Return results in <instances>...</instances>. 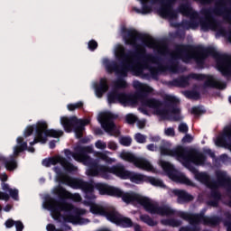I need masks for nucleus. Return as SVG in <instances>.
Listing matches in <instances>:
<instances>
[{
  "instance_id": "obj_46",
  "label": "nucleus",
  "mask_w": 231,
  "mask_h": 231,
  "mask_svg": "<svg viewBox=\"0 0 231 231\" xmlns=\"http://www.w3.org/2000/svg\"><path fill=\"white\" fill-rule=\"evenodd\" d=\"M9 194L13 199L15 201L19 200V190L18 189H9Z\"/></svg>"
},
{
  "instance_id": "obj_34",
  "label": "nucleus",
  "mask_w": 231,
  "mask_h": 231,
  "mask_svg": "<svg viewBox=\"0 0 231 231\" xmlns=\"http://www.w3.org/2000/svg\"><path fill=\"white\" fill-rule=\"evenodd\" d=\"M33 131H35V138H37V125H29L25 128L23 133L24 138H28V136H32V134H33Z\"/></svg>"
},
{
  "instance_id": "obj_62",
  "label": "nucleus",
  "mask_w": 231,
  "mask_h": 231,
  "mask_svg": "<svg viewBox=\"0 0 231 231\" xmlns=\"http://www.w3.org/2000/svg\"><path fill=\"white\" fill-rule=\"evenodd\" d=\"M1 181L5 183V181H8V175L6 173H4L1 175Z\"/></svg>"
},
{
  "instance_id": "obj_47",
  "label": "nucleus",
  "mask_w": 231,
  "mask_h": 231,
  "mask_svg": "<svg viewBox=\"0 0 231 231\" xmlns=\"http://www.w3.org/2000/svg\"><path fill=\"white\" fill-rule=\"evenodd\" d=\"M230 160V157L226 153L221 154L218 159H215L216 163L222 162V163H226Z\"/></svg>"
},
{
  "instance_id": "obj_57",
  "label": "nucleus",
  "mask_w": 231,
  "mask_h": 231,
  "mask_svg": "<svg viewBox=\"0 0 231 231\" xmlns=\"http://www.w3.org/2000/svg\"><path fill=\"white\" fill-rule=\"evenodd\" d=\"M2 189L5 192H10V190H12V188H10V186L5 182L2 184Z\"/></svg>"
},
{
  "instance_id": "obj_20",
  "label": "nucleus",
  "mask_w": 231,
  "mask_h": 231,
  "mask_svg": "<svg viewBox=\"0 0 231 231\" xmlns=\"http://www.w3.org/2000/svg\"><path fill=\"white\" fill-rule=\"evenodd\" d=\"M111 223H115V225H118L123 228H131L134 226L133 220L127 217H124L120 215L117 211H112L109 215Z\"/></svg>"
},
{
  "instance_id": "obj_18",
  "label": "nucleus",
  "mask_w": 231,
  "mask_h": 231,
  "mask_svg": "<svg viewBox=\"0 0 231 231\" xmlns=\"http://www.w3.org/2000/svg\"><path fill=\"white\" fill-rule=\"evenodd\" d=\"M191 217L193 223H197L198 226H199L200 223H203V225L207 226H217V225L221 223L220 217H207L205 216V212L193 213Z\"/></svg>"
},
{
  "instance_id": "obj_52",
  "label": "nucleus",
  "mask_w": 231,
  "mask_h": 231,
  "mask_svg": "<svg viewBox=\"0 0 231 231\" xmlns=\"http://www.w3.org/2000/svg\"><path fill=\"white\" fill-rule=\"evenodd\" d=\"M204 154H208L213 160H216V153L211 149H203Z\"/></svg>"
},
{
  "instance_id": "obj_15",
  "label": "nucleus",
  "mask_w": 231,
  "mask_h": 231,
  "mask_svg": "<svg viewBox=\"0 0 231 231\" xmlns=\"http://www.w3.org/2000/svg\"><path fill=\"white\" fill-rule=\"evenodd\" d=\"M118 118L117 115H115L111 112L101 113L98 116V122L101 124L102 128L106 133H113L111 136H119L120 131L116 129V125L113 120H116Z\"/></svg>"
},
{
  "instance_id": "obj_32",
  "label": "nucleus",
  "mask_w": 231,
  "mask_h": 231,
  "mask_svg": "<svg viewBox=\"0 0 231 231\" xmlns=\"http://www.w3.org/2000/svg\"><path fill=\"white\" fill-rule=\"evenodd\" d=\"M163 225L166 226H172L173 228H176L178 226H181L183 222L181 220H178L176 218H166L162 220Z\"/></svg>"
},
{
  "instance_id": "obj_59",
  "label": "nucleus",
  "mask_w": 231,
  "mask_h": 231,
  "mask_svg": "<svg viewBox=\"0 0 231 231\" xmlns=\"http://www.w3.org/2000/svg\"><path fill=\"white\" fill-rule=\"evenodd\" d=\"M46 228H47V231H55L56 230L55 225H53V224H48Z\"/></svg>"
},
{
  "instance_id": "obj_35",
  "label": "nucleus",
  "mask_w": 231,
  "mask_h": 231,
  "mask_svg": "<svg viewBox=\"0 0 231 231\" xmlns=\"http://www.w3.org/2000/svg\"><path fill=\"white\" fill-rule=\"evenodd\" d=\"M186 98H190L191 100H199V92L196 90H186L184 92Z\"/></svg>"
},
{
  "instance_id": "obj_36",
  "label": "nucleus",
  "mask_w": 231,
  "mask_h": 231,
  "mask_svg": "<svg viewBox=\"0 0 231 231\" xmlns=\"http://www.w3.org/2000/svg\"><path fill=\"white\" fill-rule=\"evenodd\" d=\"M140 219L149 226H156V222L149 215H141Z\"/></svg>"
},
{
  "instance_id": "obj_3",
  "label": "nucleus",
  "mask_w": 231,
  "mask_h": 231,
  "mask_svg": "<svg viewBox=\"0 0 231 231\" xmlns=\"http://www.w3.org/2000/svg\"><path fill=\"white\" fill-rule=\"evenodd\" d=\"M137 85L139 90L137 91L136 95L125 94L116 90L109 92L107 95L108 104H116V102H119L125 106H133L136 104L138 100H141L143 106L154 109L156 115L162 116L164 120H171V113L173 115L171 117L173 122H180V120H181V116H180L181 110L178 108L180 100H178L176 97L167 96L164 99L163 106V102H162L160 99L147 98L149 94L152 93V88L147 85H142L140 82H137ZM137 85L134 87L137 88Z\"/></svg>"
},
{
  "instance_id": "obj_22",
  "label": "nucleus",
  "mask_w": 231,
  "mask_h": 231,
  "mask_svg": "<svg viewBox=\"0 0 231 231\" xmlns=\"http://www.w3.org/2000/svg\"><path fill=\"white\" fill-rule=\"evenodd\" d=\"M94 88L96 91V97H97V98H102L105 93H107V91H109V83H107V79L101 78L99 80V84L96 83L94 85Z\"/></svg>"
},
{
  "instance_id": "obj_51",
  "label": "nucleus",
  "mask_w": 231,
  "mask_h": 231,
  "mask_svg": "<svg viewBox=\"0 0 231 231\" xmlns=\"http://www.w3.org/2000/svg\"><path fill=\"white\" fill-rule=\"evenodd\" d=\"M14 226L16 228V231H23L24 230V224L21 220H18L14 223Z\"/></svg>"
},
{
  "instance_id": "obj_48",
  "label": "nucleus",
  "mask_w": 231,
  "mask_h": 231,
  "mask_svg": "<svg viewBox=\"0 0 231 231\" xmlns=\"http://www.w3.org/2000/svg\"><path fill=\"white\" fill-rule=\"evenodd\" d=\"M179 132L183 133V134L189 133V125H187V124H185V123H181L179 125Z\"/></svg>"
},
{
  "instance_id": "obj_17",
  "label": "nucleus",
  "mask_w": 231,
  "mask_h": 231,
  "mask_svg": "<svg viewBox=\"0 0 231 231\" xmlns=\"http://www.w3.org/2000/svg\"><path fill=\"white\" fill-rule=\"evenodd\" d=\"M123 160L133 163L137 169H142L143 171H154V167L149 161L145 160L144 158H140L134 156V154L131 152H125L122 155Z\"/></svg>"
},
{
  "instance_id": "obj_58",
  "label": "nucleus",
  "mask_w": 231,
  "mask_h": 231,
  "mask_svg": "<svg viewBox=\"0 0 231 231\" xmlns=\"http://www.w3.org/2000/svg\"><path fill=\"white\" fill-rule=\"evenodd\" d=\"M146 149H148V151H152V152H154V151H156V146L154 145V143H150L146 146Z\"/></svg>"
},
{
  "instance_id": "obj_53",
  "label": "nucleus",
  "mask_w": 231,
  "mask_h": 231,
  "mask_svg": "<svg viewBox=\"0 0 231 231\" xmlns=\"http://www.w3.org/2000/svg\"><path fill=\"white\" fill-rule=\"evenodd\" d=\"M193 138L190 134H187L181 140L182 143H192Z\"/></svg>"
},
{
  "instance_id": "obj_5",
  "label": "nucleus",
  "mask_w": 231,
  "mask_h": 231,
  "mask_svg": "<svg viewBox=\"0 0 231 231\" xmlns=\"http://www.w3.org/2000/svg\"><path fill=\"white\" fill-rule=\"evenodd\" d=\"M195 178L200 183H204L209 189H211L210 198L211 200L208 201V205L209 207H219V200L221 199V192L217 190L218 187H222L226 190L228 194L231 193V178L226 175V171H216V178L217 181L210 180V176L205 172L195 171Z\"/></svg>"
},
{
  "instance_id": "obj_16",
  "label": "nucleus",
  "mask_w": 231,
  "mask_h": 231,
  "mask_svg": "<svg viewBox=\"0 0 231 231\" xmlns=\"http://www.w3.org/2000/svg\"><path fill=\"white\" fill-rule=\"evenodd\" d=\"M161 167L171 180H178V181H180V183H184L185 185H192V180L186 176H178V171L171 162L161 161Z\"/></svg>"
},
{
  "instance_id": "obj_23",
  "label": "nucleus",
  "mask_w": 231,
  "mask_h": 231,
  "mask_svg": "<svg viewBox=\"0 0 231 231\" xmlns=\"http://www.w3.org/2000/svg\"><path fill=\"white\" fill-rule=\"evenodd\" d=\"M189 158L194 165H205L207 162V155L196 149L189 151Z\"/></svg>"
},
{
  "instance_id": "obj_61",
  "label": "nucleus",
  "mask_w": 231,
  "mask_h": 231,
  "mask_svg": "<svg viewBox=\"0 0 231 231\" xmlns=\"http://www.w3.org/2000/svg\"><path fill=\"white\" fill-rule=\"evenodd\" d=\"M201 5H212L214 0H199Z\"/></svg>"
},
{
  "instance_id": "obj_27",
  "label": "nucleus",
  "mask_w": 231,
  "mask_h": 231,
  "mask_svg": "<svg viewBox=\"0 0 231 231\" xmlns=\"http://www.w3.org/2000/svg\"><path fill=\"white\" fill-rule=\"evenodd\" d=\"M16 142L18 145L14 146V156H19L21 152H23V151H26V149H28V143L24 142V139L21 136L16 139Z\"/></svg>"
},
{
  "instance_id": "obj_38",
  "label": "nucleus",
  "mask_w": 231,
  "mask_h": 231,
  "mask_svg": "<svg viewBox=\"0 0 231 231\" xmlns=\"http://www.w3.org/2000/svg\"><path fill=\"white\" fill-rule=\"evenodd\" d=\"M127 88V82L124 80V79H118L115 82V88L116 89H125Z\"/></svg>"
},
{
  "instance_id": "obj_13",
  "label": "nucleus",
  "mask_w": 231,
  "mask_h": 231,
  "mask_svg": "<svg viewBox=\"0 0 231 231\" xmlns=\"http://www.w3.org/2000/svg\"><path fill=\"white\" fill-rule=\"evenodd\" d=\"M61 183H67L71 189H80L85 194V199H88V201H93L96 198L95 185L91 182L84 181L80 179L62 177Z\"/></svg>"
},
{
  "instance_id": "obj_21",
  "label": "nucleus",
  "mask_w": 231,
  "mask_h": 231,
  "mask_svg": "<svg viewBox=\"0 0 231 231\" xmlns=\"http://www.w3.org/2000/svg\"><path fill=\"white\" fill-rule=\"evenodd\" d=\"M95 189L98 190L101 196H112L114 198L116 196L118 192V188L102 182L96 183Z\"/></svg>"
},
{
  "instance_id": "obj_37",
  "label": "nucleus",
  "mask_w": 231,
  "mask_h": 231,
  "mask_svg": "<svg viewBox=\"0 0 231 231\" xmlns=\"http://www.w3.org/2000/svg\"><path fill=\"white\" fill-rule=\"evenodd\" d=\"M67 107L69 111H75V109H82L84 107V103L82 101H79L74 104H69Z\"/></svg>"
},
{
  "instance_id": "obj_24",
  "label": "nucleus",
  "mask_w": 231,
  "mask_h": 231,
  "mask_svg": "<svg viewBox=\"0 0 231 231\" xmlns=\"http://www.w3.org/2000/svg\"><path fill=\"white\" fill-rule=\"evenodd\" d=\"M172 194H174V196H177V201L180 204L189 203V201H192V199H194V197L192 195L189 194L183 189H173Z\"/></svg>"
},
{
  "instance_id": "obj_25",
  "label": "nucleus",
  "mask_w": 231,
  "mask_h": 231,
  "mask_svg": "<svg viewBox=\"0 0 231 231\" xmlns=\"http://www.w3.org/2000/svg\"><path fill=\"white\" fill-rule=\"evenodd\" d=\"M90 212L97 216H104L108 221L110 220L109 215L113 213V211H106V208L97 204L90 205Z\"/></svg>"
},
{
  "instance_id": "obj_56",
  "label": "nucleus",
  "mask_w": 231,
  "mask_h": 231,
  "mask_svg": "<svg viewBox=\"0 0 231 231\" xmlns=\"http://www.w3.org/2000/svg\"><path fill=\"white\" fill-rule=\"evenodd\" d=\"M0 199H3L4 201H8L10 199V195H8V193L0 191Z\"/></svg>"
},
{
  "instance_id": "obj_39",
  "label": "nucleus",
  "mask_w": 231,
  "mask_h": 231,
  "mask_svg": "<svg viewBox=\"0 0 231 231\" xmlns=\"http://www.w3.org/2000/svg\"><path fill=\"white\" fill-rule=\"evenodd\" d=\"M64 152L68 160H71V157L74 158V160H80V155H76L77 151H75V152H72L69 149H66Z\"/></svg>"
},
{
  "instance_id": "obj_43",
  "label": "nucleus",
  "mask_w": 231,
  "mask_h": 231,
  "mask_svg": "<svg viewBox=\"0 0 231 231\" xmlns=\"http://www.w3.org/2000/svg\"><path fill=\"white\" fill-rule=\"evenodd\" d=\"M205 113V110L201 109L200 106H193L191 108V115H195V116H199Z\"/></svg>"
},
{
  "instance_id": "obj_7",
  "label": "nucleus",
  "mask_w": 231,
  "mask_h": 231,
  "mask_svg": "<svg viewBox=\"0 0 231 231\" xmlns=\"http://www.w3.org/2000/svg\"><path fill=\"white\" fill-rule=\"evenodd\" d=\"M190 79L199 81L205 80L203 84L204 89H207V88H211L213 89H225L226 88V84L219 83L218 81L215 80L214 77L198 73H191L189 76H181L169 82V86H173L174 88H187Z\"/></svg>"
},
{
  "instance_id": "obj_12",
  "label": "nucleus",
  "mask_w": 231,
  "mask_h": 231,
  "mask_svg": "<svg viewBox=\"0 0 231 231\" xmlns=\"http://www.w3.org/2000/svg\"><path fill=\"white\" fill-rule=\"evenodd\" d=\"M129 171L125 170V166L122 164H116L111 166L100 164L97 171L92 176H100L103 180H111L112 174L121 178V180H127Z\"/></svg>"
},
{
  "instance_id": "obj_10",
  "label": "nucleus",
  "mask_w": 231,
  "mask_h": 231,
  "mask_svg": "<svg viewBox=\"0 0 231 231\" xmlns=\"http://www.w3.org/2000/svg\"><path fill=\"white\" fill-rule=\"evenodd\" d=\"M60 124L66 133H75L76 138H82L86 125H89V119H79L73 116L60 117Z\"/></svg>"
},
{
  "instance_id": "obj_49",
  "label": "nucleus",
  "mask_w": 231,
  "mask_h": 231,
  "mask_svg": "<svg viewBox=\"0 0 231 231\" xmlns=\"http://www.w3.org/2000/svg\"><path fill=\"white\" fill-rule=\"evenodd\" d=\"M15 220L9 218L5 222V228H12L15 226Z\"/></svg>"
},
{
  "instance_id": "obj_28",
  "label": "nucleus",
  "mask_w": 231,
  "mask_h": 231,
  "mask_svg": "<svg viewBox=\"0 0 231 231\" xmlns=\"http://www.w3.org/2000/svg\"><path fill=\"white\" fill-rule=\"evenodd\" d=\"M59 163L67 172H75V171H77V167H75L73 163L69 162L66 158L60 155H59Z\"/></svg>"
},
{
  "instance_id": "obj_4",
  "label": "nucleus",
  "mask_w": 231,
  "mask_h": 231,
  "mask_svg": "<svg viewBox=\"0 0 231 231\" xmlns=\"http://www.w3.org/2000/svg\"><path fill=\"white\" fill-rule=\"evenodd\" d=\"M55 194L58 195V200L53 198H49L45 203V208L51 212L53 219L60 221V217H62L60 212H65L67 213L63 217L65 223H72L73 225H86V223H89V219L81 217V216L86 214V209L75 208L73 204L66 202L67 199H72V201L79 203V201H82L80 194H72L62 186H59V188L55 189Z\"/></svg>"
},
{
  "instance_id": "obj_50",
  "label": "nucleus",
  "mask_w": 231,
  "mask_h": 231,
  "mask_svg": "<svg viewBox=\"0 0 231 231\" xmlns=\"http://www.w3.org/2000/svg\"><path fill=\"white\" fill-rule=\"evenodd\" d=\"M97 149H101L104 150L107 147V143L102 142L101 140H98L96 143H95Z\"/></svg>"
},
{
  "instance_id": "obj_42",
  "label": "nucleus",
  "mask_w": 231,
  "mask_h": 231,
  "mask_svg": "<svg viewBox=\"0 0 231 231\" xmlns=\"http://www.w3.org/2000/svg\"><path fill=\"white\" fill-rule=\"evenodd\" d=\"M137 120H138V117H136V116L133 114H128L125 116V121L127 122V124H130V125L136 124Z\"/></svg>"
},
{
  "instance_id": "obj_19",
  "label": "nucleus",
  "mask_w": 231,
  "mask_h": 231,
  "mask_svg": "<svg viewBox=\"0 0 231 231\" xmlns=\"http://www.w3.org/2000/svg\"><path fill=\"white\" fill-rule=\"evenodd\" d=\"M174 211V214L171 216H177L178 217H180L181 219H184V221H189V226H181L179 231H200L201 227L198 226V223H193L192 217L194 216V213H187L184 211H177L172 209Z\"/></svg>"
},
{
  "instance_id": "obj_29",
  "label": "nucleus",
  "mask_w": 231,
  "mask_h": 231,
  "mask_svg": "<svg viewBox=\"0 0 231 231\" xmlns=\"http://www.w3.org/2000/svg\"><path fill=\"white\" fill-rule=\"evenodd\" d=\"M17 156L18 155H15L14 153L9 157V159H7L5 164V169H7L10 171H15V169L17 168V160H15V158H17Z\"/></svg>"
},
{
  "instance_id": "obj_45",
  "label": "nucleus",
  "mask_w": 231,
  "mask_h": 231,
  "mask_svg": "<svg viewBox=\"0 0 231 231\" xmlns=\"http://www.w3.org/2000/svg\"><path fill=\"white\" fill-rule=\"evenodd\" d=\"M224 226H226L227 231H231V214L228 213L226 216V219L224 221Z\"/></svg>"
},
{
  "instance_id": "obj_60",
  "label": "nucleus",
  "mask_w": 231,
  "mask_h": 231,
  "mask_svg": "<svg viewBox=\"0 0 231 231\" xmlns=\"http://www.w3.org/2000/svg\"><path fill=\"white\" fill-rule=\"evenodd\" d=\"M95 134L102 136V134H104V130H102L101 128H96Z\"/></svg>"
},
{
  "instance_id": "obj_44",
  "label": "nucleus",
  "mask_w": 231,
  "mask_h": 231,
  "mask_svg": "<svg viewBox=\"0 0 231 231\" xmlns=\"http://www.w3.org/2000/svg\"><path fill=\"white\" fill-rule=\"evenodd\" d=\"M88 48L90 51H95L98 48V42L95 40H90L88 43Z\"/></svg>"
},
{
  "instance_id": "obj_30",
  "label": "nucleus",
  "mask_w": 231,
  "mask_h": 231,
  "mask_svg": "<svg viewBox=\"0 0 231 231\" xmlns=\"http://www.w3.org/2000/svg\"><path fill=\"white\" fill-rule=\"evenodd\" d=\"M95 156L97 158L96 160H102V162H105V163H107V165H111L115 162L113 158L108 157L107 153L104 152H96Z\"/></svg>"
},
{
  "instance_id": "obj_2",
  "label": "nucleus",
  "mask_w": 231,
  "mask_h": 231,
  "mask_svg": "<svg viewBox=\"0 0 231 231\" xmlns=\"http://www.w3.org/2000/svg\"><path fill=\"white\" fill-rule=\"evenodd\" d=\"M122 35L125 44L133 46L135 51L125 52V48L120 46L116 52V57L121 61L120 64L116 60H106L104 61L106 70L109 74L116 73L120 77H127L129 71H134V63L130 61L129 59H141L144 65L147 62H154L155 64L160 62V57L147 54L145 48L138 44V41H141L147 48H154L156 42L151 36L138 32L135 29H127L125 27L122 29Z\"/></svg>"
},
{
  "instance_id": "obj_64",
  "label": "nucleus",
  "mask_w": 231,
  "mask_h": 231,
  "mask_svg": "<svg viewBox=\"0 0 231 231\" xmlns=\"http://www.w3.org/2000/svg\"><path fill=\"white\" fill-rule=\"evenodd\" d=\"M56 142H55V140H52V141H51L50 143H49V147H50V149H53L54 147H56Z\"/></svg>"
},
{
  "instance_id": "obj_8",
  "label": "nucleus",
  "mask_w": 231,
  "mask_h": 231,
  "mask_svg": "<svg viewBox=\"0 0 231 231\" xmlns=\"http://www.w3.org/2000/svg\"><path fill=\"white\" fill-rule=\"evenodd\" d=\"M142 8L133 7L134 12L136 14H142V15H147L152 12V7L149 5V0H139ZM152 3H161L162 6L159 9V14L164 19H178V12L172 7V3L176 0H151Z\"/></svg>"
},
{
  "instance_id": "obj_41",
  "label": "nucleus",
  "mask_w": 231,
  "mask_h": 231,
  "mask_svg": "<svg viewBox=\"0 0 231 231\" xmlns=\"http://www.w3.org/2000/svg\"><path fill=\"white\" fill-rule=\"evenodd\" d=\"M134 140L137 143H145L147 142V137L140 133L135 134Z\"/></svg>"
},
{
  "instance_id": "obj_40",
  "label": "nucleus",
  "mask_w": 231,
  "mask_h": 231,
  "mask_svg": "<svg viewBox=\"0 0 231 231\" xmlns=\"http://www.w3.org/2000/svg\"><path fill=\"white\" fill-rule=\"evenodd\" d=\"M121 145H124L125 147H129L131 143H133V139L129 136H125L120 139Z\"/></svg>"
},
{
  "instance_id": "obj_6",
  "label": "nucleus",
  "mask_w": 231,
  "mask_h": 231,
  "mask_svg": "<svg viewBox=\"0 0 231 231\" xmlns=\"http://www.w3.org/2000/svg\"><path fill=\"white\" fill-rule=\"evenodd\" d=\"M115 198H122L125 203H138L150 214H158L159 216H172L174 214V210L167 206L160 207L158 204H153L147 197H140L134 192L125 193L118 188Z\"/></svg>"
},
{
  "instance_id": "obj_14",
  "label": "nucleus",
  "mask_w": 231,
  "mask_h": 231,
  "mask_svg": "<svg viewBox=\"0 0 231 231\" xmlns=\"http://www.w3.org/2000/svg\"><path fill=\"white\" fill-rule=\"evenodd\" d=\"M75 151L76 154L74 155L79 156V160H81L85 165H88V176H93L100 167V161L95 160L88 155V152H93V148L89 146H77Z\"/></svg>"
},
{
  "instance_id": "obj_54",
  "label": "nucleus",
  "mask_w": 231,
  "mask_h": 231,
  "mask_svg": "<svg viewBox=\"0 0 231 231\" xmlns=\"http://www.w3.org/2000/svg\"><path fill=\"white\" fill-rule=\"evenodd\" d=\"M107 147L111 151H116V149H118V145L116 144V143H115L113 141L108 142Z\"/></svg>"
},
{
  "instance_id": "obj_55",
  "label": "nucleus",
  "mask_w": 231,
  "mask_h": 231,
  "mask_svg": "<svg viewBox=\"0 0 231 231\" xmlns=\"http://www.w3.org/2000/svg\"><path fill=\"white\" fill-rule=\"evenodd\" d=\"M166 136H175L176 133L174 132V128L169 127L165 129Z\"/></svg>"
},
{
  "instance_id": "obj_1",
  "label": "nucleus",
  "mask_w": 231,
  "mask_h": 231,
  "mask_svg": "<svg viewBox=\"0 0 231 231\" xmlns=\"http://www.w3.org/2000/svg\"><path fill=\"white\" fill-rule=\"evenodd\" d=\"M170 57L169 66L159 63L157 67H148L152 79L156 80L160 73H165L167 70L176 73L180 64L179 59H181L186 63L194 59L198 68H203L205 60L208 57L215 59L217 69H218L222 77H231V56L219 53L214 47L180 44L176 47L175 52L170 53Z\"/></svg>"
},
{
  "instance_id": "obj_31",
  "label": "nucleus",
  "mask_w": 231,
  "mask_h": 231,
  "mask_svg": "<svg viewBox=\"0 0 231 231\" xmlns=\"http://www.w3.org/2000/svg\"><path fill=\"white\" fill-rule=\"evenodd\" d=\"M146 183H150V185H152V187H160L161 189H165V184L163 183V180L156 179L152 176L147 177Z\"/></svg>"
},
{
  "instance_id": "obj_26",
  "label": "nucleus",
  "mask_w": 231,
  "mask_h": 231,
  "mask_svg": "<svg viewBox=\"0 0 231 231\" xmlns=\"http://www.w3.org/2000/svg\"><path fill=\"white\" fill-rule=\"evenodd\" d=\"M147 175L136 173L134 171H129L127 180H130L132 183H136L137 185H140V183H147Z\"/></svg>"
},
{
  "instance_id": "obj_33",
  "label": "nucleus",
  "mask_w": 231,
  "mask_h": 231,
  "mask_svg": "<svg viewBox=\"0 0 231 231\" xmlns=\"http://www.w3.org/2000/svg\"><path fill=\"white\" fill-rule=\"evenodd\" d=\"M59 155L56 157H50L48 159H43L42 160V165L43 167H51V165H57L59 163Z\"/></svg>"
},
{
  "instance_id": "obj_11",
  "label": "nucleus",
  "mask_w": 231,
  "mask_h": 231,
  "mask_svg": "<svg viewBox=\"0 0 231 231\" xmlns=\"http://www.w3.org/2000/svg\"><path fill=\"white\" fill-rule=\"evenodd\" d=\"M64 134L62 130L48 129V123L46 121H38L36 124V137L30 143V145H35V143H46L48 137L50 138H60Z\"/></svg>"
},
{
  "instance_id": "obj_9",
  "label": "nucleus",
  "mask_w": 231,
  "mask_h": 231,
  "mask_svg": "<svg viewBox=\"0 0 231 231\" xmlns=\"http://www.w3.org/2000/svg\"><path fill=\"white\" fill-rule=\"evenodd\" d=\"M159 151L161 152V156H175L177 160H183L182 165L189 169L190 172H197L196 167H194L192 163V160L190 159V152L187 148L180 145L174 149H171V143L162 141Z\"/></svg>"
},
{
  "instance_id": "obj_63",
  "label": "nucleus",
  "mask_w": 231,
  "mask_h": 231,
  "mask_svg": "<svg viewBox=\"0 0 231 231\" xmlns=\"http://www.w3.org/2000/svg\"><path fill=\"white\" fill-rule=\"evenodd\" d=\"M78 140H80L81 143H88L89 142V139L88 137L78 138Z\"/></svg>"
}]
</instances>
